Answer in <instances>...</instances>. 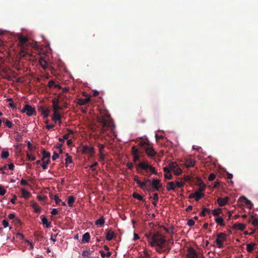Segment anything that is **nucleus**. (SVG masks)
I'll return each mask as SVG.
<instances>
[{
    "label": "nucleus",
    "instance_id": "nucleus-1",
    "mask_svg": "<svg viewBox=\"0 0 258 258\" xmlns=\"http://www.w3.org/2000/svg\"><path fill=\"white\" fill-rule=\"evenodd\" d=\"M18 45L21 48L20 56L21 58L31 59L32 54L29 52V47L37 48L38 45L36 43L31 41L27 37L20 36L19 37Z\"/></svg>",
    "mask_w": 258,
    "mask_h": 258
},
{
    "label": "nucleus",
    "instance_id": "nucleus-2",
    "mask_svg": "<svg viewBox=\"0 0 258 258\" xmlns=\"http://www.w3.org/2000/svg\"><path fill=\"white\" fill-rule=\"evenodd\" d=\"M98 121L101 125V131L102 133H104L106 130L112 131L115 127L113 120L111 118V116L107 111L101 113V116L98 117Z\"/></svg>",
    "mask_w": 258,
    "mask_h": 258
},
{
    "label": "nucleus",
    "instance_id": "nucleus-3",
    "mask_svg": "<svg viewBox=\"0 0 258 258\" xmlns=\"http://www.w3.org/2000/svg\"><path fill=\"white\" fill-rule=\"evenodd\" d=\"M149 240V244L151 246H156V250L157 252L161 253L163 252L162 248L166 242L164 236L159 232H154Z\"/></svg>",
    "mask_w": 258,
    "mask_h": 258
},
{
    "label": "nucleus",
    "instance_id": "nucleus-4",
    "mask_svg": "<svg viewBox=\"0 0 258 258\" xmlns=\"http://www.w3.org/2000/svg\"><path fill=\"white\" fill-rule=\"evenodd\" d=\"M226 234L224 233H219L217 235V238L216 239V242L217 247L219 248L223 247V242L226 241Z\"/></svg>",
    "mask_w": 258,
    "mask_h": 258
},
{
    "label": "nucleus",
    "instance_id": "nucleus-5",
    "mask_svg": "<svg viewBox=\"0 0 258 258\" xmlns=\"http://www.w3.org/2000/svg\"><path fill=\"white\" fill-rule=\"evenodd\" d=\"M162 187V184L161 183L160 180L154 178L152 179V183L150 192L159 191Z\"/></svg>",
    "mask_w": 258,
    "mask_h": 258
},
{
    "label": "nucleus",
    "instance_id": "nucleus-6",
    "mask_svg": "<svg viewBox=\"0 0 258 258\" xmlns=\"http://www.w3.org/2000/svg\"><path fill=\"white\" fill-rule=\"evenodd\" d=\"M22 113L26 112L29 116H31L33 114H36V111L34 107H32L29 104H25L22 110H21Z\"/></svg>",
    "mask_w": 258,
    "mask_h": 258
},
{
    "label": "nucleus",
    "instance_id": "nucleus-7",
    "mask_svg": "<svg viewBox=\"0 0 258 258\" xmlns=\"http://www.w3.org/2000/svg\"><path fill=\"white\" fill-rule=\"evenodd\" d=\"M138 166L142 169L146 170L149 169V170L152 174H154L155 175L158 174L157 171L156 170L155 168L154 167H153L151 165H149L148 164H146L145 162L140 163L139 164Z\"/></svg>",
    "mask_w": 258,
    "mask_h": 258
},
{
    "label": "nucleus",
    "instance_id": "nucleus-8",
    "mask_svg": "<svg viewBox=\"0 0 258 258\" xmlns=\"http://www.w3.org/2000/svg\"><path fill=\"white\" fill-rule=\"evenodd\" d=\"M186 258H198L197 252L192 247L188 248Z\"/></svg>",
    "mask_w": 258,
    "mask_h": 258
},
{
    "label": "nucleus",
    "instance_id": "nucleus-9",
    "mask_svg": "<svg viewBox=\"0 0 258 258\" xmlns=\"http://www.w3.org/2000/svg\"><path fill=\"white\" fill-rule=\"evenodd\" d=\"M144 183L145 184V187L144 188H141L143 190L145 191H147L150 192L151 190V186L152 183V180L150 179L144 178V181H143Z\"/></svg>",
    "mask_w": 258,
    "mask_h": 258
},
{
    "label": "nucleus",
    "instance_id": "nucleus-10",
    "mask_svg": "<svg viewBox=\"0 0 258 258\" xmlns=\"http://www.w3.org/2000/svg\"><path fill=\"white\" fill-rule=\"evenodd\" d=\"M145 152L148 157L151 158L155 157L157 154V153L154 151L153 148L149 146L145 148Z\"/></svg>",
    "mask_w": 258,
    "mask_h": 258
},
{
    "label": "nucleus",
    "instance_id": "nucleus-11",
    "mask_svg": "<svg viewBox=\"0 0 258 258\" xmlns=\"http://www.w3.org/2000/svg\"><path fill=\"white\" fill-rule=\"evenodd\" d=\"M82 152L84 154H93L94 152V149L92 147L88 146H84L82 149Z\"/></svg>",
    "mask_w": 258,
    "mask_h": 258
},
{
    "label": "nucleus",
    "instance_id": "nucleus-12",
    "mask_svg": "<svg viewBox=\"0 0 258 258\" xmlns=\"http://www.w3.org/2000/svg\"><path fill=\"white\" fill-rule=\"evenodd\" d=\"M170 168L173 170L174 173L176 175H179L182 173L181 169L179 167H176L174 163H172L170 165Z\"/></svg>",
    "mask_w": 258,
    "mask_h": 258
},
{
    "label": "nucleus",
    "instance_id": "nucleus-13",
    "mask_svg": "<svg viewBox=\"0 0 258 258\" xmlns=\"http://www.w3.org/2000/svg\"><path fill=\"white\" fill-rule=\"evenodd\" d=\"M51 119L55 123L58 122L59 125H60L61 123V116L59 113H53V116Z\"/></svg>",
    "mask_w": 258,
    "mask_h": 258
},
{
    "label": "nucleus",
    "instance_id": "nucleus-14",
    "mask_svg": "<svg viewBox=\"0 0 258 258\" xmlns=\"http://www.w3.org/2000/svg\"><path fill=\"white\" fill-rule=\"evenodd\" d=\"M229 198L227 197L224 199L221 198H218L217 199V203L220 207L224 206L229 201Z\"/></svg>",
    "mask_w": 258,
    "mask_h": 258
},
{
    "label": "nucleus",
    "instance_id": "nucleus-15",
    "mask_svg": "<svg viewBox=\"0 0 258 258\" xmlns=\"http://www.w3.org/2000/svg\"><path fill=\"white\" fill-rule=\"evenodd\" d=\"M239 201L243 203L245 205L248 206L249 208H251L252 204L251 201L248 200L244 197H241L239 199Z\"/></svg>",
    "mask_w": 258,
    "mask_h": 258
},
{
    "label": "nucleus",
    "instance_id": "nucleus-16",
    "mask_svg": "<svg viewBox=\"0 0 258 258\" xmlns=\"http://www.w3.org/2000/svg\"><path fill=\"white\" fill-rule=\"evenodd\" d=\"M39 110L44 118H47L49 116L50 111L48 108L41 106Z\"/></svg>",
    "mask_w": 258,
    "mask_h": 258
},
{
    "label": "nucleus",
    "instance_id": "nucleus-17",
    "mask_svg": "<svg viewBox=\"0 0 258 258\" xmlns=\"http://www.w3.org/2000/svg\"><path fill=\"white\" fill-rule=\"evenodd\" d=\"M116 237L114 232L111 230L108 229L107 230V233L106 235V239L108 241L111 240L113 238Z\"/></svg>",
    "mask_w": 258,
    "mask_h": 258
},
{
    "label": "nucleus",
    "instance_id": "nucleus-18",
    "mask_svg": "<svg viewBox=\"0 0 258 258\" xmlns=\"http://www.w3.org/2000/svg\"><path fill=\"white\" fill-rule=\"evenodd\" d=\"M195 161L191 158L187 159L186 160L185 165L186 168L194 167L195 165Z\"/></svg>",
    "mask_w": 258,
    "mask_h": 258
},
{
    "label": "nucleus",
    "instance_id": "nucleus-19",
    "mask_svg": "<svg viewBox=\"0 0 258 258\" xmlns=\"http://www.w3.org/2000/svg\"><path fill=\"white\" fill-rule=\"evenodd\" d=\"M245 228V225L241 223H235L232 226V228L235 230H243Z\"/></svg>",
    "mask_w": 258,
    "mask_h": 258
},
{
    "label": "nucleus",
    "instance_id": "nucleus-20",
    "mask_svg": "<svg viewBox=\"0 0 258 258\" xmlns=\"http://www.w3.org/2000/svg\"><path fill=\"white\" fill-rule=\"evenodd\" d=\"M90 98H84V99L81 98L78 100L77 103L78 104V105H79L80 106H82V105H84L86 104L89 103L90 102Z\"/></svg>",
    "mask_w": 258,
    "mask_h": 258
},
{
    "label": "nucleus",
    "instance_id": "nucleus-21",
    "mask_svg": "<svg viewBox=\"0 0 258 258\" xmlns=\"http://www.w3.org/2000/svg\"><path fill=\"white\" fill-rule=\"evenodd\" d=\"M39 63L43 69H46L47 66V61L44 57L41 56L39 60Z\"/></svg>",
    "mask_w": 258,
    "mask_h": 258
},
{
    "label": "nucleus",
    "instance_id": "nucleus-22",
    "mask_svg": "<svg viewBox=\"0 0 258 258\" xmlns=\"http://www.w3.org/2000/svg\"><path fill=\"white\" fill-rule=\"evenodd\" d=\"M41 221L43 225H45L47 228H49L51 223L48 222L47 218L43 215L41 216Z\"/></svg>",
    "mask_w": 258,
    "mask_h": 258
},
{
    "label": "nucleus",
    "instance_id": "nucleus-23",
    "mask_svg": "<svg viewBox=\"0 0 258 258\" xmlns=\"http://www.w3.org/2000/svg\"><path fill=\"white\" fill-rule=\"evenodd\" d=\"M90 236L88 232H86L83 235L82 239V243L89 242Z\"/></svg>",
    "mask_w": 258,
    "mask_h": 258
},
{
    "label": "nucleus",
    "instance_id": "nucleus-24",
    "mask_svg": "<svg viewBox=\"0 0 258 258\" xmlns=\"http://www.w3.org/2000/svg\"><path fill=\"white\" fill-rule=\"evenodd\" d=\"M134 181L137 183L140 188H144L145 187V183L139 179L138 176L137 175L135 176Z\"/></svg>",
    "mask_w": 258,
    "mask_h": 258
},
{
    "label": "nucleus",
    "instance_id": "nucleus-25",
    "mask_svg": "<svg viewBox=\"0 0 258 258\" xmlns=\"http://www.w3.org/2000/svg\"><path fill=\"white\" fill-rule=\"evenodd\" d=\"M32 208L34 209V212L36 213H39L41 211V208L39 206L37 203H33L32 205Z\"/></svg>",
    "mask_w": 258,
    "mask_h": 258
},
{
    "label": "nucleus",
    "instance_id": "nucleus-26",
    "mask_svg": "<svg viewBox=\"0 0 258 258\" xmlns=\"http://www.w3.org/2000/svg\"><path fill=\"white\" fill-rule=\"evenodd\" d=\"M50 154L46 151L45 150H43L42 151V157L41 158V160L42 161H45L46 159H50Z\"/></svg>",
    "mask_w": 258,
    "mask_h": 258
},
{
    "label": "nucleus",
    "instance_id": "nucleus-27",
    "mask_svg": "<svg viewBox=\"0 0 258 258\" xmlns=\"http://www.w3.org/2000/svg\"><path fill=\"white\" fill-rule=\"evenodd\" d=\"M175 185L173 182L170 181L167 183V191H170L171 190H175Z\"/></svg>",
    "mask_w": 258,
    "mask_h": 258
},
{
    "label": "nucleus",
    "instance_id": "nucleus-28",
    "mask_svg": "<svg viewBox=\"0 0 258 258\" xmlns=\"http://www.w3.org/2000/svg\"><path fill=\"white\" fill-rule=\"evenodd\" d=\"M21 192L22 194V197L24 198V199H27L30 197V192L28 191L26 189L24 188L22 189Z\"/></svg>",
    "mask_w": 258,
    "mask_h": 258
},
{
    "label": "nucleus",
    "instance_id": "nucleus-29",
    "mask_svg": "<svg viewBox=\"0 0 258 258\" xmlns=\"http://www.w3.org/2000/svg\"><path fill=\"white\" fill-rule=\"evenodd\" d=\"M105 223V219L103 216H102L99 219L95 221V224L97 225L103 226Z\"/></svg>",
    "mask_w": 258,
    "mask_h": 258
},
{
    "label": "nucleus",
    "instance_id": "nucleus-30",
    "mask_svg": "<svg viewBox=\"0 0 258 258\" xmlns=\"http://www.w3.org/2000/svg\"><path fill=\"white\" fill-rule=\"evenodd\" d=\"M195 200L196 201H199L200 199L203 198L204 196V194L203 193H200L199 191H196L195 192Z\"/></svg>",
    "mask_w": 258,
    "mask_h": 258
},
{
    "label": "nucleus",
    "instance_id": "nucleus-31",
    "mask_svg": "<svg viewBox=\"0 0 258 258\" xmlns=\"http://www.w3.org/2000/svg\"><path fill=\"white\" fill-rule=\"evenodd\" d=\"M154 202H152V204L154 207H156L157 205V202L159 199V196L158 193H154L153 194V197H152Z\"/></svg>",
    "mask_w": 258,
    "mask_h": 258
},
{
    "label": "nucleus",
    "instance_id": "nucleus-32",
    "mask_svg": "<svg viewBox=\"0 0 258 258\" xmlns=\"http://www.w3.org/2000/svg\"><path fill=\"white\" fill-rule=\"evenodd\" d=\"M255 246V244L253 243H248L246 246V250L248 252H251Z\"/></svg>",
    "mask_w": 258,
    "mask_h": 258
},
{
    "label": "nucleus",
    "instance_id": "nucleus-33",
    "mask_svg": "<svg viewBox=\"0 0 258 258\" xmlns=\"http://www.w3.org/2000/svg\"><path fill=\"white\" fill-rule=\"evenodd\" d=\"M215 220L218 225L222 226L225 225L224 219L221 217L216 218Z\"/></svg>",
    "mask_w": 258,
    "mask_h": 258
},
{
    "label": "nucleus",
    "instance_id": "nucleus-34",
    "mask_svg": "<svg viewBox=\"0 0 258 258\" xmlns=\"http://www.w3.org/2000/svg\"><path fill=\"white\" fill-rule=\"evenodd\" d=\"M133 197L135 199H137L140 201L145 202V200L137 192H134L133 194Z\"/></svg>",
    "mask_w": 258,
    "mask_h": 258
},
{
    "label": "nucleus",
    "instance_id": "nucleus-35",
    "mask_svg": "<svg viewBox=\"0 0 258 258\" xmlns=\"http://www.w3.org/2000/svg\"><path fill=\"white\" fill-rule=\"evenodd\" d=\"M206 212L210 214L211 213V211L206 208H203L202 211L200 213V216L202 217H205L206 216Z\"/></svg>",
    "mask_w": 258,
    "mask_h": 258
},
{
    "label": "nucleus",
    "instance_id": "nucleus-36",
    "mask_svg": "<svg viewBox=\"0 0 258 258\" xmlns=\"http://www.w3.org/2000/svg\"><path fill=\"white\" fill-rule=\"evenodd\" d=\"M75 198L73 196H69L68 198V204L69 207H72L75 202Z\"/></svg>",
    "mask_w": 258,
    "mask_h": 258
},
{
    "label": "nucleus",
    "instance_id": "nucleus-37",
    "mask_svg": "<svg viewBox=\"0 0 258 258\" xmlns=\"http://www.w3.org/2000/svg\"><path fill=\"white\" fill-rule=\"evenodd\" d=\"M100 253L102 257H109L111 254V252L108 251L105 253L103 250H100Z\"/></svg>",
    "mask_w": 258,
    "mask_h": 258
},
{
    "label": "nucleus",
    "instance_id": "nucleus-38",
    "mask_svg": "<svg viewBox=\"0 0 258 258\" xmlns=\"http://www.w3.org/2000/svg\"><path fill=\"white\" fill-rule=\"evenodd\" d=\"M212 213L215 216H218L222 213V209L220 208H217V209L212 211Z\"/></svg>",
    "mask_w": 258,
    "mask_h": 258
},
{
    "label": "nucleus",
    "instance_id": "nucleus-39",
    "mask_svg": "<svg viewBox=\"0 0 258 258\" xmlns=\"http://www.w3.org/2000/svg\"><path fill=\"white\" fill-rule=\"evenodd\" d=\"M53 113H59L58 111L62 109V107L59 105H55L54 106H53Z\"/></svg>",
    "mask_w": 258,
    "mask_h": 258
},
{
    "label": "nucleus",
    "instance_id": "nucleus-40",
    "mask_svg": "<svg viewBox=\"0 0 258 258\" xmlns=\"http://www.w3.org/2000/svg\"><path fill=\"white\" fill-rule=\"evenodd\" d=\"M9 152L7 151H3L1 157L2 159H6L9 156Z\"/></svg>",
    "mask_w": 258,
    "mask_h": 258
},
{
    "label": "nucleus",
    "instance_id": "nucleus-41",
    "mask_svg": "<svg viewBox=\"0 0 258 258\" xmlns=\"http://www.w3.org/2000/svg\"><path fill=\"white\" fill-rule=\"evenodd\" d=\"M132 153L133 155H137V154H140V152H139V150L135 147L133 146L132 148Z\"/></svg>",
    "mask_w": 258,
    "mask_h": 258
},
{
    "label": "nucleus",
    "instance_id": "nucleus-42",
    "mask_svg": "<svg viewBox=\"0 0 258 258\" xmlns=\"http://www.w3.org/2000/svg\"><path fill=\"white\" fill-rule=\"evenodd\" d=\"M93 252V251L91 250H85L83 252L82 256L84 257H89Z\"/></svg>",
    "mask_w": 258,
    "mask_h": 258
},
{
    "label": "nucleus",
    "instance_id": "nucleus-43",
    "mask_svg": "<svg viewBox=\"0 0 258 258\" xmlns=\"http://www.w3.org/2000/svg\"><path fill=\"white\" fill-rule=\"evenodd\" d=\"M66 155L67 156V158L65 159L66 164V166H67V164L71 163L72 162V157L69 156L68 153H67L66 154Z\"/></svg>",
    "mask_w": 258,
    "mask_h": 258
},
{
    "label": "nucleus",
    "instance_id": "nucleus-44",
    "mask_svg": "<svg viewBox=\"0 0 258 258\" xmlns=\"http://www.w3.org/2000/svg\"><path fill=\"white\" fill-rule=\"evenodd\" d=\"M97 146L99 148V153H103L104 149L105 148V145L104 144H101L100 143H98L97 144Z\"/></svg>",
    "mask_w": 258,
    "mask_h": 258
},
{
    "label": "nucleus",
    "instance_id": "nucleus-45",
    "mask_svg": "<svg viewBox=\"0 0 258 258\" xmlns=\"http://www.w3.org/2000/svg\"><path fill=\"white\" fill-rule=\"evenodd\" d=\"M28 149L30 151H33L35 149V147L33 146L30 142L27 143Z\"/></svg>",
    "mask_w": 258,
    "mask_h": 258
},
{
    "label": "nucleus",
    "instance_id": "nucleus-46",
    "mask_svg": "<svg viewBox=\"0 0 258 258\" xmlns=\"http://www.w3.org/2000/svg\"><path fill=\"white\" fill-rule=\"evenodd\" d=\"M51 198V196H50ZM52 199H53L55 202L56 204H58L60 202L61 200L59 198L57 195H55L53 197V198H52Z\"/></svg>",
    "mask_w": 258,
    "mask_h": 258
},
{
    "label": "nucleus",
    "instance_id": "nucleus-47",
    "mask_svg": "<svg viewBox=\"0 0 258 258\" xmlns=\"http://www.w3.org/2000/svg\"><path fill=\"white\" fill-rule=\"evenodd\" d=\"M98 165V163L97 162H95L93 164L90 165L89 166L90 169H91L93 171H96V169L95 168V166H96Z\"/></svg>",
    "mask_w": 258,
    "mask_h": 258
},
{
    "label": "nucleus",
    "instance_id": "nucleus-48",
    "mask_svg": "<svg viewBox=\"0 0 258 258\" xmlns=\"http://www.w3.org/2000/svg\"><path fill=\"white\" fill-rule=\"evenodd\" d=\"M27 157L29 161H34L36 159V157L34 156L31 155L29 153H27Z\"/></svg>",
    "mask_w": 258,
    "mask_h": 258
},
{
    "label": "nucleus",
    "instance_id": "nucleus-49",
    "mask_svg": "<svg viewBox=\"0 0 258 258\" xmlns=\"http://www.w3.org/2000/svg\"><path fill=\"white\" fill-rule=\"evenodd\" d=\"M69 134H66V135H64L63 136L62 138H59L58 139V140H59V142H61L64 143V142L65 140L68 139L69 138Z\"/></svg>",
    "mask_w": 258,
    "mask_h": 258
},
{
    "label": "nucleus",
    "instance_id": "nucleus-50",
    "mask_svg": "<svg viewBox=\"0 0 258 258\" xmlns=\"http://www.w3.org/2000/svg\"><path fill=\"white\" fill-rule=\"evenodd\" d=\"M7 192L6 189L2 185H0V196H4Z\"/></svg>",
    "mask_w": 258,
    "mask_h": 258
},
{
    "label": "nucleus",
    "instance_id": "nucleus-51",
    "mask_svg": "<svg viewBox=\"0 0 258 258\" xmlns=\"http://www.w3.org/2000/svg\"><path fill=\"white\" fill-rule=\"evenodd\" d=\"M215 174L213 173H211L209 176L208 179L209 181H213L215 179Z\"/></svg>",
    "mask_w": 258,
    "mask_h": 258
},
{
    "label": "nucleus",
    "instance_id": "nucleus-52",
    "mask_svg": "<svg viewBox=\"0 0 258 258\" xmlns=\"http://www.w3.org/2000/svg\"><path fill=\"white\" fill-rule=\"evenodd\" d=\"M5 124L9 128H12L13 127V123L10 120H7L5 121Z\"/></svg>",
    "mask_w": 258,
    "mask_h": 258
},
{
    "label": "nucleus",
    "instance_id": "nucleus-53",
    "mask_svg": "<svg viewBox=\"0 0 258 258\" xmlns=\"http://www.w3.org/2000/svg\"><path fill=\"white\" fill-rule=\"evenodd\" d=\"M164 178L167 179H171L172 178V176L170 173H166L164 174Z\"/></svg>",
    "mask_w": 258,
    "mask_h": 258
},
{
    "label": "nucleus",
    "instance_id": "nucleus-54",
    "mask_svg": "<svg viewBox=\"0 0 258 258\" xmlns=\"http://www.w3.org/2000/svg\"><path fill=\"white\" fill-rule=\"evenodd\" d=\"M153 235V233L152 232H149V233H146L145 234V236L147 238L148 242L149 243V240L151 238V236Z\"/></svg>",
    "mask_w": 258,
    "mask_h": 258
},
{
    "label": "nucleus",
    "instance_id": "nucleus-55",
    "mask_svg": "<svg viewBox=\"0 0 258 258\" xmlns=\"http://www.w3.org/2000/svg\"><path fill=\"white\" fill-rule=\"evenodd\" d=\"M52 107L54 106L55 105H58L59 104V100L57 98H54L52 100Z\"/></svg>",
    "mask_w": 258,
    "mask_h": 258
},
{
    "label": "nucleus",
    "instance_id": "nucleus-56",
    "mask_svg": "<svg viewBox=\"0 0 258 258\" xmlns=\"http://www.w3.org/2000/svg\"><path fill=\"white\" fill-rule=\"evenodd\" d=\"M7 169V165L6 164L3 166L0 167V171L2 172L3 174H6V172L4 171L5 170Z\"/></svg>",
    "mask_w": 258,
    "mask_h": 258
},
{
    "label": "nucleus",
    "instance_id": "nucleus-57",
    "mask_svg": "<svg viewBox=\"0 0 258 258\" xmlns=\"http://www.w3.org/2000/svg\"><path fill=\"white\" fill-rule=\"evenodd\" d=\"M252 224L254 226L257 227V228H258V219H256V218L254 219L253 220V221H252Z\"/></svg>",
    "mask_w": 258,
    "mask_h": 258
},
{
    "label": "nucleus",
    "instance_id": "nucleus-58",
    "mask_svg": "<svg viewBox=\"0 0 258 258\" xmlns=\"http://www.w3.org/2000/svg\"><path fill=\"white\" fill-rule=\"evenodd\" d=\"M58 157H59L58 154L56 152H54L52 156V160L54 161L56 159H57Z\"/></svg>",
    "mask_w": 258,
    "mask_h": 258
},
{
    "label": "nucleus",
    "instance_id": "nucleus-59",
    "mask_svg": "<svg viewBox=\"0 0 258 258\" xmlns=\"http://www.w3.org/2000/svg\"><path fill=\"white\" fill-rule=\"evenodd\" d=\"M140 154H137V155H133V157H134V161L135 162H137V161H138L140 159Z\"/></svg>",
    "mask_w": 258,
    "mask_h": 258
},
{
    "label": "nucleus",
    "instance_id": "nucleus-60",
    "mask_svg": "<svg viewBox=\"0 0 258 258\" xmlns=\"http://www.w3.org/2000/svg\"><path fill=\"white\" fill-rule=\"evenodd\" d=\"M195 221L192 219H189L187 221V225L189 226H192L195 225Z\"/></svg>",
    "mask_w": 258,
    "mask_h": 258
},
{
    "label": "nucleus",
    "instance_id": "nucleus-61",
    "mask_svg": "<svg viewBox=\"0 0 258 258\" xmlns=\"http://www.w3.org/2000/svg\"><path fill=\"white\" fill-rule=\"evenodd\" d=\"M99 160L101 161H104L105 160V155L103 153H99Z\"/></svg>",
    "mask_w": 258,
    "mask_h": 258
},
{
    "label": "nucleus",
    "instance_id": "nucleus-62",
    "mask_svg": "<svg viewBox=\"0 0 258 258\" xmlns=\"http://www.w3.org/2000/svg\"><path fill=\"white\" fill-rule=\"evenodd\" d=\"M2 224L5 228L9 226V222L5 219L3 221Z\"/></svg>",
    "mask_w": 258,
    "mask_h": 258
},
{
    "label": "nucleus",
    "instance_id": "nucleus-63",
    "mask_svg": "<svg viewBox=\"0 0 258 258\" xmlns=\"http://www.w3.org/2000/svg\"><path fill=\"white\" fill-rule=\"evenodd\" d=\"M21 184L22 185H27L28 184V181L24 179H22L20 181Z\"/></svg>",
    "mask_w": 258,
    "mask_h": 258
},
{
    "label": "nucleus",
    "instance_id": "nucleus-64",
    "mask_svg": "<svg viewBox=\"0 0 258 258\" xmlns=\"http://www.w3.org/2000/svg\"><path fill=\"white\" fill-rule=\"evenodd\" d=\"M205 188H206V186L205 185L203 186H200L199 187L198 190H197V191H199V192H200V193H202V192H203L205 190Z\"/></svg>",
    "mask_w": 258,
    "mask_h": 258
}]
</instances>
